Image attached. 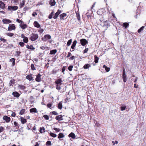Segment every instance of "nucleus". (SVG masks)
Returning a JSON list of instances; mask_svg holds the SVG:
<instances>
[{
	"label": "nucleus",
	"mask_w": 146,
	"mask_h": 146,
	"mask_svg": "<svg viewBox=\"0 0 146 146\" xmlns=\"http://www.w3.org/2000/svg\"><path fill=\"white\" fill-rule=\"evenodd\" d=\"M80 41L81 45L83 46H85L86 44H87L88 43V41L84 38L81 39Z\"/></svg>",
	"instance_id": "5"
},
{
	"label": "nucleus",
	"mask_w": 146,
	"mask_h": 146,
	"mask_svg": "<svg viewBox=\"0 0 146 146\" xmlns=\"http://www.w3.org/2000/svg\"><path fill=\"white\" fill-rule=\"evenodd\" d=\"M58 108L60 109H61L62 108V102H60L58 104Z\"/></svg>",
	"instance_id": "40"
},
{
	"label": "nucleus",
	"mask_w": 146,
	"mask_h": 146,
	"mask_svg": "<svg viewBox=\"0 0 146 146\" xmlns=\"http://www.w3.org/2000/svg\"><path fill=\"white\" fill-rule=\"evenodd\" d=\"M25 111H26V110L25 109H22L20 110V111L19 112V114L20 115H23V114H24V113L25 112Z\"/></svg>",
	"instance_id": "29"
},
{
	"label": "nucleus",
	"mask_w": 146,
	"mask_h": 146,
	"mask_svg": "<svg viewBox=\"0 0 146 146\" xmlns=\"http://www.w3.org/2000/svg\"><path fill=\"white\" fill-rule=\"evenodd\" d=\"M42 38L43 40L46 41L51 38V36L49 35H46Z\"/></svg>",
	"instance_id": "6"
},
{
	"label": "nucleus",
	"mask_w": 146,
	"mask_h": 146,
	"mask_svg": "<svg viewBox=\"0 0 146 146\" xmlns=\"http://www.w3.org/2000/svg\"><path fill=\"white\" fill-rule=\"evenodd\" d=\"M16 113L15 112H12V113L11 114V116L12 117H15L16 115Z\"/></svg>",
	"instance_id": "60"
},
{
	"label": "nucleus",
	"mask_w": 146,
	"mask_h": 146,
	"mask_svg": "<svg viewBox=\"0 0 146 146\" xmlns=\"http://www.w3.org/2000/svg\"><path fill=\"white\" fill-rule=\"evenodd\" d=\"M72 39H70L68 40L67 44V45L68 46H69L72 43Z\"/></svg>",
	"instance_id": "43"
},
{
	"label": "nucleus",
	"mask_w": 146,
	"mask_h": 146,
	"mask_svg": "<svg viewBox=\"0 0 146 146\" xmlns=\"http://www.w3.org/2000/svg\"><path fill=\"white\" fill-rule=\"evenodd\" d=\"M16 21L20 24H21L22 23H23V22L22 20H20L19 19H17Z\"/></svg>",
	"instance_id": "47"
},
{
	"label": "nucleus",
	"mask_w": 146,
	"mask_h": 146,
	"mask_svg": "<svg viewBox=\"0 0 146 146\" xmlns=\"http://www.w3.org/2000/svg\"><path fill=\"white\" fill-rule=\"evenodd\" d=\"M15 59L14 58H12L9 60V62H12V66H14L15 64Z\"/></svg>",
	"instance_id": "22"
},
{
	"label": "nucleus",
	"mask_w": 146,
	"mask_h": 146,
	"mask_svg": "<svg viewBox=\"0 0 146 146\" xmlns=\"http://www.w3.org/2000/svg\"><path fill=\"white\" fill-rule=\"evenodd\" d=\"M110 26L109 24L106 21L104 23L103 26L105 27L107 29Z\"/></svg>",
	"instance_id": "27"
},
{
	"label": "nucleus",
	"mask_w": 146,
	"mask_h": 146,
	"mask_svg": "<svg viewBox=\"0 0 146 146\" xmlns=\"http://www.w3.org/2000/svg\"><path fill=\"white\" fill-rule=\"evenodd\" d=\"M98 14L99 15H101L103 13L102 9H99L97 12Z\"/></svg>",
	"instance_id": "32"
},
{
	"label": "nucleus",
	"mask_w": 146,
	"mask_h": 146,
	"mask_svg": "<svg viewBox=\"0 0 146 146\" xmlns=\"http://www.w3.org/2000/svg\"><path fill=\"white\" fill-rule=\"evenodd\" d=\"M40 133H42L45 132V129L43 127H40Z\"/></svg>",
	"instance_id": "39"
},
{
	"label": "nucleus",
	"mask_w": 146,
	"mask_h": 146,
	"mask_svg": "<svg viewBox=\"0 0 146 146\" xmlns=\"http://www.w3.org/2000/svg\"><path fill=\"white\" fill-rule=\"evenodd\" d=\"M19 44L21 47H23L25 45V43L22 42H19Z\"/></svg>",
	"instance_id": "49"
},
{
	"label": "nucleus",
	"mask_w": 146,
	"mask_h": 146,
	"mask_svg": "<svg viewBox=\"0 0 146 146\" xmlns=\"http://www.w3.org/2000/svg\"><path fill=\"white\" fill-rule=\"evenodd\" d=\"M62 82V80L60 78L58 79L57 80H56L55 82V83L57 85H61V83Z\"/></svg>",
	"instance_id": "21"
},
{
	"label": "nucleus",
	"mask_w": 146,
	"mask_h": 146,
	"mask_svg": "<svg viewBox=\"0 0 146 146\" xmlns=\"http://www.w3.org/2000/svg\"><path fill=\"white\" fill-rule=\"evenodd\" d=\"M56 2L55 0H50L49 1V3L51 6H53L55 5Z\"/></svg>",
	"instance_id": "18"
},
{
	"label": "nucleus",
	"mask_w": 146,
	"mask_h": 146,
	"mask_svg": "<svg viewBox=\"0 0 146 146\" xmlns=\"http://www.w3.org/2000/svg\"><path fill=\"white\" fill-rule=\"evenodd\" d=\"M88 48H86L84 50V51H83V53H87V51H88Z\"/></svg>",
	"instance_id": "64"
},
{
	"label": "nucleus",
	"mask_w": 146,
	"mask_h": 146,
	"mask_svg": "<svg viewBox=\"0 0 146 146\" xmlns=\"http://www.w3.org/2000/svg\"><path fill=\"white\" fill-rule=\"evenodd\" d=\"M23 42L25 43H27L28 42V38L25 37L23 39Z\"/></svg>",
	"instance_id": "45"
},
{
	"label": "nucleus",
	"mask_w": 146,
	"mask_h": 146,
	"mask_svg": "<svg viewBox=\"0 0 146 146\" xmlns=\"http://www.w3.org/2000/svg\"><path fill=\"white\" fill-rule=\"evenodd\" d=\"M43 117L46 120H48L49 119V117L48 115H44Z\"/></svg>",
	"instance_id": "54"
},
{
	"label": "nucleus",
	"mask_w": 146,
	"mask_h": 146,
	"mask_svg": "<svg viewBox=\"0 0 146 146\" xmlns=\"http://www.w3.org/2000/svg\"><path fill=\"white\" fill-rule=\"evenodd\" d=\"M27 25L24 23L20 24L19 26L23 29H25L27 27Z\"/></svg>",
	"instance_id": "11"
},
{
	"label": "nucleus",
	"mask_w": 146,
	"mask_h": 146,
	"mask_svg": "<svg viewBox=\"0 0 146 146\" xmlns=\"http://www.w3.org/2000/svg\"><path fill=\"white\" fill-rule=\"evenodd\" d=\"M66 16V14L65 13H63L60 15V19L61 20H64V18Z\"/></svg>",
	"instance_id": "17"
},
{
	"label": "nucleus",
	"mask_w": 146,
	"mask_h": 146,
	"mask_svg": "<svg viewBox=\"0 0 146 146\" xmlns=\"http://www.w3.org/2000/svg\"><path fill=\"white\" fill-rule=\"evenodd\" d=\"M27 48L29 49H31L32 50H33L35 49V48H34L32 45L29 46V45H27Z\"/></svg>",
	"instance_id": "37"
},
{
	"label": "nucleus",
	"mask_w": 146,
	"mask_h": 146,
	"mask_svg": "<svg viewBox=\"0 0 146 146\" xmlns=\"http://www.w3.org/2000/svg\"><path fill=\"white\" fill-rule=\"evenodd\" d=\"M61 11L60 10H58L55 13V15H54L53 17V18L54 19H56L57 18L58 16V15L61 13Z\"/></svg>",
	"instance_id": "16"
},
{
	"label": "nucleus",
	"mask_w": 146,
	"mask_h": 146,
	"mask_svg": "<svg viewBox=\"0 0 146 146\" xmlns=\"http://www.w3.org/2000/svg\"><path fill=\"white\" fill-rule=\"evenodd\" d=\"M49 134L51 136L53 137H55L57 136L56 134L52 132H50Z\"/></svg>",
	"instance_id": "41"
},
{
	"label": "nucleus",
	"mask_w": 146,
	"mask_h": 146,
	"mask_svg": "<svg viewBox=\"0 0 146 146\" xmlns=\"http://www.w3.org/2000/svg\"><path fill=\"white\" fill-rule=\"evenodd\" d=\"M61 88L60 85H57L56 86V89L58 90H60Z\"/></svg>",
	"instance_id": "58"
},
{
	"label": "nucleus",
	"mask_w": 146,
	"mask_h": 146,
	"mask_svg": "<svg viewBox=\"0 0 146 146\" xmlns=\"http://www.w3.org/2000/svg\"><path fill=\"white\" fill-rule=\"evenodd\" d=\"M25 0H23L21 2H20L19 4V7L20 8H22L25 5Z\"/></svg>",
	"instance_id": "25"
},
{
	"label": "nucleus",
	"mask_w": 146,
	"mask_h": 146,
	"mask_svg": "<svg viewBox=\"0 0 146 146\" xmlns=\"http://www.w3.org/2000/svg\"><path fill=\"white\" fill-rule=\"evenodd\" d=\"M2 22L4 24H9L11 22V21L9 19H3L2 20Z\"/></svg>",
	"instance_id": "10"
},
{
	"label": "nucleus",
	"mask_w": 146,
	"mask_h": 146,
	"mask_svg": "<svg viewBox=\"0 0 146 146\" xmlns=\"http://www.w3.org/2000/svg\"><path fill=\"white\" fill-rule=\"evenodd\" d=\"M13 127H15L16 130H13L14 132L17 131H18V129L19 128V124L16 121L13 122Z\"/></svg>",
	"instance_id": "3"
},
{
	"label": "nucleus",
	"mask_w": 146,
	"mask_h": 146,
	"mask_svg": "<svg viewBox=\"0 0 146 146\" xmlns=\"http://www.w3.org/2000/svg\"><path fill=\"white\" fill-rule=\"evenodd\" d=\"M129 25L128 23H123L122 26L123 27H124L125 28H126L129 26Z\"/></svg>",
	"instance_id": "34"
},
{
	"label": "nucleus",
	"mask_w": 146,
	"mask_h": 146,
	"mask_svg": "<svg viewBox=\"0 0 146 146\" xmlns=\"http://www.w3.org/2000/svg\"><path fill=\"white\" fill-rule=\"evenodd\" d=\"M31 69L33 70H35V67L34 64H31Z\"/></svg>",
	"instance_id": "51"
},
{
	"label": "nucleus",
	"mask_w": 146,
	"mask_h": 146,
	"mask_svg": "<svg viewBox=\"0 0 146 146\" xmlns=\"http://www.w3.org/2000/svg\"><path fill=\"white\" fill-rule=\"evenodd\" d=\"M30 39L32 41L35 40L36 39V34L32 33L31 35Z\"/></svg>",
	"instance_id": "8"
},
{
	"label": "nucleus",
	"mask_w": 146,
	"mask_h": 146,
	"mask_svg": "<svg viewBox=\"0 0 146 146\" xmlns=\"http://www.w3.org/2000/svg\"><path fill=\"white\" fill-rule=\"evenodd\" d=\"M53 15H54V12H52L49 15L48 18L49 19H51V18H52V16Z\"/></svg>",
	"instance_id": "52"
},
{
	"label": "nucleus",
	"mask_w": 146,
	"mask_h": 146,
	"mask_svg": "<svg viewBox=\"0 0 146 146\" xmlns=\"http://www.w3.org/2000/svg\"><path fill=\"white\" fill-rule=\"evenodd\" d=\"M3 119L6 122L8 123L11 121V118L6 115L4 116L3 117Z\"/></svg>",
	"instance_id": "7"
},
{
	"label": "nucleus",
	"mask_w": 146,
	"mask_h": 146,
	"mask_svg": "<svg viewBox=\"0 0 146 146\" xmlns=\"http://www.w3.org/2000/svg\"><path fill=\"white\" fill-rule=\"evenodd\" d=\"M64 137V135L62 133H60L58 135V139H60L61 138H63Z\"/></svg>",
	"instance_id": "38"
},
{
	"label": "nucleus",
	"mask_w": 146,
	"mask_h": 146,
	"mask_svg": "<svg viewBox=\"0 0 146 146\" xmlns=\"http://www.w3.org/2000/svg\"><path fill=\"white\" fill-rule=\"evenodd\" d=\"M73 66H72V65L68 67V69L70 71H71L72 70V68H73Z\"/></svg>",
	"instance_id": "50"
},
{
	"label": "nucleus",
	"mask_w": 146,
	"mask_h": 146,
	"mask_svg": "<svg viewBox=\"0 0 146 146\" xmlns=\"http://www.w3.org/2000/svg\"><path fill=\"white\" fill-rule=\"evenodd\" d=\"M11 2L14 4H16L18 3V0H11Z\"/></svg>",
	"instance_id": "56"
},
{
	"label": "nucleus",
	"mask_w": 146,
	"mask_h": 146,
	"mask_svg": "<svg viewBox=\"0 0 146 146\" xmlns=\"http://www.w3.org/2000/svg\"><path fill=\"white\" fill-rule=\"evenodd\" d=\"M62 117L61 115H59L57 116L56 117L55 119L57 120L60 121L62 120Z\"/></svg>",
	"instance_id": "24"
},
{
	"label": "nucleus",
	"mask_w": 146,
	"mask_h": 146,
	"mask_svg": "<svg viewBox=\"0 0 146 146\" xmlns=\"http://www.w3.org/2000/svg\"><path fill=\"white\" fill-rule=\"evenodd\" d=\"M145 28L144 26L140 28L138 31V32L140 33Z\"/></svg>",
	"instance_id": "44"
},
{
	"label": "nucleus",
	"mask_w": 146,
	"mask_h": 146,
	"mask_svg": "<svg viewBox=\"0 0 146 146\" xmlns=\"http://www.w3.org/2000/svg\"><path fill=\"white\" fill-rule=\"evenodd\" d=\"M92 14V11L91 12V13L90 14H88V12L86 13V16H87L88 18L89 19V18L91 17Z\"/></svg>",
	"instance_id": "42"
},
{
	"label": "nucleus",
	"mask_w": 146,
	"mask_h": 146,
	"mask_svg": "<svg viewBox=\"0 0 146 146\" xmlns=\"http://www.w3.org/2000/svg\"><path fill=\"white\" fill-rule=\"evenodd\" d=\"M30 111L31 113L33 112L36 113V109L35 108H31L30 109Z\"/></svg>",
	"instance_id": "30"
},
{
	"label": "nucleus",
	"mask_w": 146,
	"mask_h": 146,
	"mask_svg": "<svg viewBox=\"0 0 146 146\" xmlns=\"http://www.w3.org/2000/svg\"><path fill=\"white\" fill-rule=\"evenodd\" d=\"M77 42V41L76 40H75L74 41V42L73 43V44H72V45L71 46V48H72L73 49H74L75 47L76 46Z\"/></svg>",
	"instance_id": "20"
},
{
	"label": "nucleus",
	"mask_w": 146,
	"mask_h": 146,
	"mask_svg": "<svg viewBox=\"0 0 146 146\" xmlns=\"http://www.w3.org/2000/svg\"><path fill=\"white\" fill-rule=\"evenodd\" d=\"M18 88L20 90H24L26 88V87L24 85H19L18 86Z\"/></svg>",
	"instance_id": "19"
},
{
	"label": "nucleus",
	"mask_w": 146,
	"mask_h": 146,
	"mask_svg": "<svg viewBox=\"0 0 146 146\" xmlns=\"http://www.w3.org/2000/svg\"><path fill=\"white\" fill-rule=\"evenodd\" d=\"M91 67V65L89 64H85L83 67V68L85 69L89 68Z\"/></svg>",
	"instance_id": "28"
},
{
	"label": "nucleus",
	"mask_w": 146,
	"mask_h": 146,
	"mask_svg": "<svg viewBox=\"0 0 146 146\" xmlns=\"http://www.w3.org/2000/svg\"><path fill=\"white\" fill-rule=\"evenodd\" d=\"M122 78L123 82H126L127 81V78L126 75L125 74V70L124 69L123 70V74L122 75Z\"/></svg>",
	"instance_id": "9"
},
{
	"label": "nucleus",
	"mask_w": 146,
	"mask_h": 146,
	"mask_svg": "<svg viewBox=\"0 0 146 146\" xmlns=\"http://www.w3.org/2000/svg\"><path fill=\"white\" fill-rule=\"evenodd\" d=\"M41 75L40 74L37 75V82H40V81L41 79Z\"/></svg>",
	"instance_id": "31"
},
{
	"label": "nucleus",
	"mask_w": 146,
	"mask_h": 146,
	"mask_svg": "<svg viewBox=\"0 0 146 146\" xmlns=\"http://www.w3.org/2000/svg\"><path fill=\"white\" fill-rule=\"evenodd\" d=\"M0 40L1 41L3 42H6L7 41V40L5 39L4 38H0Z\"/></svg>",
	"instance_id": "59"
},
{
	"label": "nucleus",
	"mask_w": 146,
	"mask_h": 146,
	"mask_svg": "<svg viewBox=\"0 0 146 146\" xmlns=\"http://www.w3.org/2000/svg\"><path fill=\"white\" fill-rule=\"evenodd\" d=\"M126 108V107L125 106H122V107H121V111H123V110H124L125 108Z\"/></svg>",
	"instance_id": "61"
},
{
	"label": "nucleus",
	"mask_w": 146,
	"mask_h": 146,
	"mask_svg": "<svg viewBox=\"0 0 146 146\" xmlns=\"http://www.w3.org/2000/svg\"><path fill=\"white\" fill-rule=\"evenodd\" d=\"M20 119L21 122L22 124H24L27 122V121L26 119L23 117H21Z\"/></svg>",
	"instance_id": "23"
},
{
	"label": "nucleus",
	"mask_w": 146,
	"mask_h": 146,
	"mask_svg": "<svg viewBox=\"0 0 146 146\" xmlns=\"http://www.w3.org/2000/svg\"><path fill=\"white\" fill-rule=\"evenodd\" d=\"M57 52V50L56 49L50 51V54H54Z\"/></svg>",
	"instance_id": "33"
},
{
	"label": "nucleus",
	"mask_w": 146,
	"mask_h": 146,
	"mask_svg": "<svg viewBox=\"0 0 146 146\" xmlns=\"http://www.w3.org/2000/svg\"><path fill=\"white\" fill-rule=\"evenodd\" d=\"M0 8L3 9H4L5 8V4L1 1H0Z\"/></svg>",
	"instance_id": "14"
},
{
	"label": "nucleus",
	"mask_w": 146,
	"mask_h": 146,
	"mask_svg": "<svg viewBox=\"0 0 146 146\" xmlns=\"http://www.w3.org/2000/svg\"><path fill=\"white\" fill-rule=\"evenodd\" d=\"M103 68H104L106 72H108L110 70V68L104 65L103 66Z\"/></svg>",
	"instance_id": "36"
},
{
	"label": "nucleus",
	"mask_w": 146,
	"mask_h": 146,
	"mask_svg": "<svg viewBox=\"0 0 146 146\" xmlns=\"http://www.w3.org/2000/svg\"><path fill=\"white\" fill-rule=\"evenodd\" d=\"M21 53V52L19 51H17L16 52V53L17 56H19Z\"/></svg>",
	"instance_id": "63"
},
{
	"label": "nucleus",
	"mask_w": 146,
	"mask_h": 146,
	"mask_svg": "<svg viewBox=\"0 0 146 146\" xmlns=\"http://www.w3.org/2000/svg\"><path fill=\"white\" fill-rule=\"evenodd\" d=\"M33 75L32 74H29L27 76H26V78L29 81L33 80L34 79L33 77L32 76Z\"/></svg>",
	"instance_id": "12"
},
{
	"label": "nucleus",
	"mask_w": 146,
	"mask_h": 146,
	"mask_svg": "<svg viewBox=\"0 0 146 146\" xmlns=\"http://www.w3.org/2000/svg\"><path fill=\"white\" fill-rule=\"evenodd\" d=\"M54 130H55L56 132H59L60 131V129L56 128H54Z\"/></svg>",
	"instance_id": "53"
},
{
	"label": "nucleus",
	"mask_w": 146,
	"mask_h": 146,
	"mask_svg": "<svg viewBox=\"0 0 146 146\" xmlns=\"http://www.w3.org/2000/svg\"><path fill=\"white\" fill-rule=\"evenodd\" d=\"M6 35L8 36L11 37L13 36L14 35V33H7Z\"/></svg>",
	"instance_id": "46"
},
{
	"label": "nucleus",
	"mask_w": 146,
	"mask_h": 146,
	"mask_svg": "<svg viewBox=\"0 0 146 146\" xmlns=\"http://www.w3.org/2000/svg\"><path fill=\"white\" fill-rule=\"evenodd\" d=\"M40 25L37 22V31H38V33L40 35L43 32L44 29H41Z\"/></svg>",
	"instance_id": "2"
},
{
	"label": "nucleus",
	"mask_w": 146,
	"mask_h": 146,
	"mask_svg": "<svg viewBox=\"0 0 146 146\" xmlns=\"http://www.w3.org/2000/svg\"><path fill=\"white\" fill-rule=\"evenodd\" d=\"M99 58L96 55L94 56V62L95 63H97L98 62Z\"/></svg>",
	"instance_id": "35"
},
{
	"label": "nucleus",
	"mask_w": 146,
	"mask_h": 146,
	"mask_svg": "<svg viewBox=\"0 0 146 146\" xmlns=\"http://www.w3.org/2000/svg\"><path fill=\"white\" fill-rule=\"evenodd\" d=\"M18 8V7L17 6L11 5L8 6L7 10L10 11H14L17 10Z\"/></svg>",
	"instance_id": "1"
},
{
	"label": "nucleus",
	"mask_w": 146,
	"mask_h": 146,
	"mask_svg": "<svg viewBox=\"0 0 146 146\" xmlns=\"http://www.w3.org/2000/svg\"><path fill=\"white\" fill-rule=\"evenodd\" d=\"M15 83V80L14 79H11L10 80L9 84V86H13Z\"/></svg>",
	"instance_id": "15"
},
{
	"label": "nucleus",
	"mask_w": 146,
	"mask_h": 146,
	"mask_svg": "<svg viewBox=\"0 0 146 146\" xmlns=\"http://www.w3.org/2000/svg\"><path fill=\"white\" fill-rule=\"evenodd\" d=\"M5 129L2 126H0V133L3 132Z\"/></svg>",
	"instance_id": "48"
},
{
	"label": "nucleus",
	"mask_w": 146,
	"mask_h": 146,
	"mask_svg": "<svg viewBox=\"0 0 146 146\" xmlns=\"http://www.w3.org/2000/svg\"><path fill=\"white\" fill-rule=\"evenodd\" d=\"M16 27L14 24H9L8 28V31H11L13 30H14L15 29Z\"/></svg>",
	"instance_id": "4"
},
{
	"label": "nucleus",
	"mask_w": 146,
	"mask_h": 146,
	"mask_svg": "<svg viewBox=\"0 0 146 146\" xmlns=\"http://www.w3.org/2000/svg\"><path fill=\"white\" fill-rule=\"evenodd\" d=\"M69 137H71L72 139H74L76 137V135L74 133L72 132L69 134Z\"/></svg>",
	"instance_id": "26"
},
{
	"label": "nucleus",
	"mask_w": 146,
	"mask_h": 146,
	"mask_svg": "<svg viewBox=\"0 0 146 146\" xmlns=\"http://www.w3.org/2000/svg\"><path fill=\"white\" fill-rule=\"evenodd\" d=\"M46 145L48 146L51 145V143L50 141H48L46 143Z\"/></svg>",
	"instance_id": "57"
},
{
	"label": "nucleus",
	"mask_w": 146,
	"mask_h": 146,
	"mask_svg": "<svg viewBox=\"0 0 146 146\" xmlns=\"http://www.w3.org/2000/svg\"><path fill=\"white\" fill-rule=\"evenodd\" d=\"M29 9V7H25L24 8H23V10L25 11H26L27 10Z\"/></svg>",
	"instance_id": "62"
},
{
	"label": "nucleus",
	"mask_w": 146,
	"mask_h": 146,
	"mask_svg": "<svg viewBox=\"0 0 146 146\" xmlns=\"http://www.w3.org/2000/svg\"><path fill=\"white\" fill-rule=\"evenodd\" d=\"M76 15L79 21H80V14L78 13H76Z\"/></svg>",
	"instance_id": "55"
},
{
	"label": "nucleus",
	"mask_w": 146,
	"mask_h": 146,
	"mask_svg": "<svg viewBox=\"0 0 146 146\" xmlns=\"http://www.w3.org/2000/svg\"><path fill=\"white\" fill-rule=\"evenodd\" d=\"M12 95L15 97L16 98L19 97L20 96V94L16 91L13 92L12 93Z\"/></svg>",
	"instance_id": "13"
}]
</instances>
